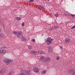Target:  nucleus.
Wrapping results in <instances>:
<instances>
[{"label":"nucleus","mask_w":75,"mask_h":75,"mask_svg":"<svg viewBox=\"0 0 75 75\" xmlns=\"http://www.w3.org/2000/svg\"><path fill=\"white\" fill-rule=\"evenodd\" d=\"M30 74V70L26 71L25 70H23L21 71L19 75H28Z\"/></svg>","instance_id":"obj_1"},{"label":"nucleus","mask_w":75,"mask_h":75,"mask_svg":"<svg viewBox=\"0 0 75 75\" xmlns=\"http://www.w3.org/2000/svg\"><path fill=\"white\" fill-rule=\"evenodd\" d=\"M17 36L19 38H21V40L23 41H25L26 40V38H25V37H24L23 36V35H22V33L21 32H18V34H17Z\"/></svg>","instance_id":"obj_2"},{"label":"nucleus","mask_w":75,"mask_h":75,"mask_svg":"<svg viewBox=\"0 0 75 75\" xmlns=\"http://www.w3.org/2000/svg\"><path fill=\"white\" fill-rule=\"evenodd\" d=\"M6 65H8L10 63L12 64L13 63V61L11 59H5L4 61Z\"/></svg>","instance_id":"obj_3"},{"label":"nucleus","mask_w":75,"mask_h":75,"mask_svg":"<svg viewBox=\"0 0 75 75\" xmlns=\"http://www.w3.org/2000/svg\"><path fill=\"white\" fill-rule=\"evenodd\" d=\"M51 40V38H47L46 39H45V42H49V43H47V44H48V45H49V44H50L51 43H52V42L50 41Z\"/></svg>","instance_id":"obj_4"},{"label":"nucleus","mask_w":75,"mask_h":75,"mask_svg":"<svg viewBox=\"0 0 75 75\" xmlns=\"http://www.w3.org/2000/svg\"><path fill=\"white\" fill-rule=\"evenodd\" d=\"M6 52V50L4 49L0 50V54L2 55H4Z\"/></svg>","instance_id":"obj_5"},{"label":"nucleus","mask_w":75,"mask_h":75,"mask_svg":"<svg viewBox=\"0 0 75 75\" xmlns=\"http://www.w3.org/2000/svg\"><path fill=\"white\" fill-rule=\"evenodd\" d=\"M5 72H6L5 69L3 68L0 70V74H4Z\"/></svg>","instance_id":"obj_6"},{"label":"nucleus","mask_w":75,"mask_h":75,"mask_svg":"<svg viewBox=\"0 0 75 75\" xmlns=\"http://www.w3.org/2000/svg\"><path fill=\"white\" fill-rule=\"evenodd\" d=\"M50 60H51V59L49 57H47L42 60V62H46L49 61H50Z\"/></svg>","instance_id":"obj_7"},{"label":"nucleus","mask_w":75,"mask_h":75,"mask_svg":"<svg viewBox=\"0 0 75 75\" xmlns=\"http://www.w3.org/2000/svg\"><path fill=\"white\" fill-rule=\"evenodd\" d=\"M33 70L34 72H38V71H39V69L37 67H34L33 68Z\"/></svg>","instance_id":"obj_8"},{"label":"nucleus","mask_w":75,"mask_h":75,"mask_svg":"<svg viewBox=\"0 0 75 75\" xmlns=\"http://www.w3.org/2000/svg\"><path fill=\"white\" fill-rule=\"evenodd\" d=\"M70 41H71V40L70 39L68 38L66 39L65 41V42L66 43H69V42H70Z\"/></svg>","instance_id":"obj_9"},{"label":"nucleus","mask_w":75,"mask_h":75,"mask_svg":"<svg viewBox=\"0 0 75 75\" xmlns=\"http://www.w3.org/2000/svg\"><path fill=\"white\" fill-rule=\"evenodd\" d=\"M47 48L49 52H52V49L51 48V47L48 46Z\"/></svg>","instance_id":"obj_10"},{"label":"nucleus","mask_w":75,"mask_h":75,"mask_svg":"<svg viewBox=\"0 0 75 75\" xmlns=\"http://www.w3.org/2000/svg\"><path fill=\"white\" fill-rule=\"evenodd\" d=\"M30 54H33V55H35V54H36L37 52H35L34 50H33V51H30Z\"/></svg>","instance_id":"obj_11"},{"label":"nucleus","mask_w":75,"mask_h":75,"mask_svg":"<svg viewBox=\"0 0 75 75\" xmlns=\"http://www.w3.org/2000/svg\"><path fill=\"white\" fill-rule=\"evenodd\" d=\"M68 72L69 73H70V72H74V71H75V70H73V69H69L68 70Z\"/></svg>","instance_id":"obj_12"},{"label":"nucleus","mask_w":75,"mask_h":75,"mask_svg":"<svg viewBox=\"0 0 75 75\" xmlns=\"http://www.w3.org/2000/svg\"><path fill=\"white\" fill-rule=\"evenodd\" d=\"M38 6L40 8H41V10H45V8L44 7H43V6H42L40 5H38Z\"/></svg>","instance_id":"obj_13"},{"label":"nucleus","mask_w":75,"mask_h":75,"mask_svg":"<svg viewBox=\"0 0 75 75\" xmlns=\"http://www.w3.org/2000/svg\"><path fill=\"white\" fill-rule=\"evenodd\" d=\"M44 57L43 56H41L40 57V58L39 60L40 61H42V60H44Z\"/></svg>","instance_id":"obj_14"},{"label":"nucleus","mask_w":75,"mask_h":75,"mask_svg":"<svg viewBox=\"0 0 75 75\" xmlns=\"http://www.w3.org/2000/svg\"><path fill=\"white\" fill-rule=\"evenodd\" d=\"M0 37L4 38V35L3 33H0Z\"/></svg>","instance_id":"obj_15"},{"label":"nucleus","mask_w":75,"mask_h":75,"mask_svg":"<svg viewBox=\"0 0 75 75\" xmlns=\"http://www.w3.org/2000/svg\"><path fill=\"white\" fill-rule=\"evenodd\" d=\"M0 37L4 38V35L3 33H0Z\"/></svg>","instance_id":"obj_16"},{"label":"nucleus","mask_w":75,"mask_h":75,"mask_svg":"<svg viewBox=\"0 0 75 75\" xmlns=\"http://www.w3.org/2000/svg\"><path fill=\"white\" fill-rule=\"evenodd\" d=\"M16 19L17 20H20L21 19V17H16Z\"/></svg>","instance_id":"obj_17"},{"label":"nucleus","mask_w":75,"mask_h":75,"mask_svg":"<svg viewBox=\"0 0 75 75\" xmlns=\"http://www.w3.org/2000/svg\"><path fill=\"white\" fill-rule=\"evenodd\" d=\"M12 34H16L15 35H17L18 34L16 32L13 31L12 32Z\"/></svg>","instance_id":"obj_18"},{"label":"nucleus","mask_w":75,"mask_h":75,"mask_svg":"<svg viewBox=\"0 0 75 75\" xmlns=\"http://www.w3.org/2000/svg\"><path fill=\"white\" fill-rule=\"evenodd\" d=\"M46 72L47 71H46L45 70H44L42 71V74H46Z\"/></svg>","instance_id":"obj_19"},{"label":"nucleus","mask_w":75,"mask_h":75,"mask_svg":"<svg viewBox=\"0 0 75 75\" xmlns=\"http://www.w3.org/2000/svg\"><path fill=\"white\" fill-rule=\"evenodd\" d=\"M39 53H40L41 54H44V52L42 51L39 52Z\"/></svg>","instance_id":"obj_20"},{"label":"nucleus","mask_w":75,"mask_h":75,"mask_svg":"<svg viewBox=\"0 0 75 75\" xmlns=\"http://www.w3.org/2000/svg\"><path fill=\"white\" fill-rule=\"evenodd\" d=\"M14 73V72L13 71H11L10 73L8 75H11L13 74V73Z\"/></svg>","instance_id":"obj_21"},{"label":"nucleus","mask_w":75,"mask_h":75,"mask_svg":"<svg viewBox=\"0 0 75 75\" xmlns=\"http://www.w3.org/2000/svg\"><path fill=\"white\" fill-rule=\"evenodd\" d=\"M72 72H73V73L71 74V75H75V70H74V71H73Z\"/></svg>","instance_id":"obj_22"},{"label":"nucleus","mask_w":75,"mask_h":75,"mask_svg":"<svg viewBox=\"0 0 75 75\" xmlns=\"http://www.w3.org/2000/svg\"><path fill=\"white\" fill-rule=\"evenodd\" d=\"M54 28H59V27L57 26H54Z\"/></svg>","instance_id":"obj_23"},{"label":"nucleus","mask_w":75,"mask_h":75,"mask_svg":"<svg viewBox=\"0 0 75 75\" xmlns=\"http://www.w3.org/2000/svg\"><path fill=\"white\" fill-rule=\"evenodd\" d=\"M55 16L56 17H58V14L57 13H56L55 14Z\"/></svg>","instance_id":"obj_24"},{"label":"nucleus","mask_w":75,"mask_h":75,"mask_svg":"<svg viewBox=\"0 0 75 75\" xmlns=\"http://www.w3.org/2000/svg\"><path fill=\"white\" fill-rule=\"evenodd\" d=\"M71 17H75V15H74V14H71Z\"/></svg>","instance_id":"obj_25"},{"label":"nucleus","mask_w":75,"mask_h":75,"mask_svg":"<svg viewBox=\"0 0 75 75\" xmlns=\"http://www.w3.org/2000/svg\"><path fill=\"white\" fill-rule=\"evenodd\" d=\"M59 58H60V57H57V60H59Z\"/></svg>","instance_id":"obj_26"},{"label":"nucleus","mask_w":75,"mask_h":75,"mask_svg":"<svg viewBox=\"0 0 75 75\" xmlns=\"http://www.w3.org/2000/svg\"><path fill=\"white\" fill-rule=\"evenodd\" d=\"M34 0H30L29 1L30 3H31L32 2H33Z\"/></svg>","instance_id":"obj_27"},{"label":"nucleus","mask_w":75,"mask_h":75,"mask_svg":"<svg viewBox=\"0 0 75 75\" xmlns=\"http://www.w3.org/2000/svg\"><path fill=\"white\" fill-rule=\"evenodd\" d=\"M75 28V25H74V26H72V27L71 28Z\"/></svg>","instance_id":"obj_28"},{"label":"nucleus","mask_w":75,"mask_h":75,"mask_svg":"<svg viewBox=\"0 0 75 75\" xmlns=\"http://www.w3.org/2000/svg\"><path fill=\"white\" fill-rule=\"evenodd\" d=\"M66 16H70V14H67Z\"/></svg>","instance_id":"obj_29"},{"label":"nucleus","mask_w":75,"mask_h":75,"mask_svg":"<svg viewBox=\"0 0 75 75\" xmlns=\"http://www.w3.org/2000/svg\"><path fill=\"white\" fill-rule=\"evenodd\" d=\"M31 41H33V42H35V39H32Z\"/></svg>","instance_id":"obj_30"},{"label":"nucleus","mask_w":75,"mask_h":75,"mask_svg":"<svg viewBox=\"0 0 75 75\" xmlns=\"http://www.w3.org/2000/svg\"><path fill=\"white\" fill-rule=\"evenodd\" d=\"M29 49L31 50V49H32V47H29Z\"/></svg>","instance_id":"obj_31"},{"label":"nucleus","mask_w":75,"mask_h":75,"mask_svg":"<svg viewBox=\"0 0 75 75\" xmlns=\"http://www.w3.org/2000/svg\"><path fill=\"white\" fill-rule=\"evenodd\" d=\"M22 26H24V23H22Z\"/></svg>","instance_id":"obj_32"},{"label":"nucleus","mask_w":75,"mask_h":75,"mask_svg":"<svg viewBox=\"0 0 75 75\" xmlns=\"http://www.w3.org/2000/svg\"><path fill=\"white\" fill-rule=\"evenodd\" d=\"M2 48H6V47H4V46H3L2 47Z\"/></svg>","instance_id":"obj_33"},{"label":"nucleus","mask_w":75,"mask_h":75,"mask_svg":"<svg viewBox=\"0 0 75 75\" xmlns=\"http://www.w3.org/2000/svg\"><path fill=\"white\" fill-rule=\"evenodd\" d=\"M52 30V29L51 28H50L49 29V31H51Z\"/></svg>","instance_id":"obj_34"},{"label":"nucleus","mask_w":75,"mask_h":75,"mask_svg":"<svg viewBox=\"0 0 75 75\" xmlns=\"http://www.w3.org/2000/svg\"><path fill=\"white\" fill-rule=\"evenodd\" d=\"M64 16H67V14H66V13H64Z\"/></svg>","instance_id":"obj_35"},{"label":"nucleus","mask_w":75,"mask_h":75,"mask_svg":"<svg viewBox=\"0 0 75 75\" xmlns=\"http://www.w3.org/2000/svg\"><path fill=\"white\" fill-rule=\"evenodd\" d=\"M51 40H50L51 41H52V40H53V39H52L51 38Z\"/></svg>","instance_id":"obj_36"},{"label":"nucleus","mask_w":75,"mask_h":75,"mask_svg":"<svg viewBox=\"0 0 75 75\" xmlns=\"http://www.w3.org/2000/svg\"><path fill=\"white\" fill-rule=\"evenodd\" d=\"M59 47L60 48H62V47H61V46H59Z\"/></svg>","instance_id":"obj_37"},{"label":"nucleus","mask_w":75,"mask_h":75,"mask_svg":"<svg viewBox=\"0 0 75 75\" xmlns=\"http://www.w3.org/2000/svg\"><path fill=\"white\" fill-rule=\"evenodd\" d=\"M1 28H0V32H1Z\"/></svg>","instance_id":"obj_38"},{"label":"nucleus","mask_w":75,"mask_h":75,"mask_svg":"<svg viewBox=\"0 0 75 75\" xmlns=\"http://www.w3.org/2000/svg\"><path fill=\"white\" fill-rule=\"evenodd\" d=\"M48 1H50V0H48Z\"/></svg>","instance_id":"obj_39"},{"label":"nucleus","mask_w":75,"mask_h":75,"mask_svg":"<svg viewBox=\"0 0 75 75\" xmlns=\"http://www.w3.org/2000/svg\"><path fill=\"white\" fill-rule=\"evenodd\" d=\"M0 17H1V16H0Z\"/></svg>","instance_id":"obj_40"},{"label":"nucleus","mask_w":75,"mask_h":75,"mask_svg":"<svg viewBox=\"0 0 75 75\" xmlns=\"http://www.w3.org/2000/svg\"><path fill=\"white\" fill-rule=\"evenodd\" d=\"M45 1H46V0H45Z\"/></svg>","instance_id":"obj_41"},{"label":"nucleus","mask_w":75,"mask_h":75,"mask_svg":"<svg viewBox=\"0 0 75 75\" xmlns=\"http://www.w3.org/2000/svg\"><path fill=\"white\" fill-rule=\"evenodd\" d=\"M72 29H73V28H72Z\"/></svg>","instance_id":"obj_42"}]
</instances>
